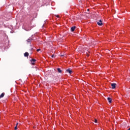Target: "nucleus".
<instances>
[{
  "mask_svg": "<svg viewBox=\"0 0 130 130\" xmlns=\"http://www.w3.org/2000/svg\"><path fill=\"white\" fill-rule=\"evenodd\" d=\"M98 25L99 26H102L103 25V23H102V20H100L99 21L97 22Z\"/></svg>",
  "mask_w": 130,
  "mask_h": 130,
  "instance_id": "obj_1",
  "label": "nucleus"
},
{
  "mask_svg": "<svg viewBox=\"0 0 130 130\" xmlns=\"http://www.w3.org/2000/svg\"><path fill=\"white\" fill-rule=\"evenodd\" d=\"M67 73H69V74L71 75V74H73V71L71 69H68L66 70Z\"/></svg>",
  "mask_w": 130,
  "mask_h": 130,
  "instance_id": "obj_2",
  "label": "nucleus"
},
{
  "mask_svg": "<svg viewBox=\"0 0 130 130\" xmlns=\"http://www.w3.org/2000/svg\"><path fill=\"white\" fill-rule=\"evenodd\" d=\"M112 86V89H115L116 87V84L115 83H112L111 84Z\"/></svg>",
  "mask_w": 130,
  "mask_h": 130,
  "instance_id": "obj_3",
  "label": "nucleus"
},
{
  "mask_svg": "<svg viewBox=\"0 0 130 130\" xmlns=\"http://www.w3.org/2000/svg\"><path fill=\"white\" fill-rule=\"evenodd\" d=\"M35 61H36V59H31V64L33 66H34V64H35V63H34V62H35Z\"/></svg>",
  "mask_w": 130,
  "mask_h": 130,
  "instance_id": "obj_4",
  "label": "nucleus"
},
{
  "mask_svg": "<svg viewBox=\"0 0 130 130\" xmlns=\"http://www.w3.org/2000/svg\"><path fill=\"white\" fill-rule=\"evenodd\" d=\"M32 40H33V39H32V38H29L27 40V43H31Z\"/></svg>",
  "mask_w": 130,
  "mask_h": 130,
  "instance_id": "obj_5",
  "label": "nucleus"
},
{
  "mask_svg": "<svg viewBox=\"0 0 130 130\" xmlns=\"http://www.w3.org/2000/svg\"><path fill=\"white\" fill-rule=\"evenodd\" d=\"M24 55L25 57H28V56H29V53H28L27 52H26L24 54Z\"/></svg>",
  "mask_w": 130,
  "mask_h": 130,
  "instance_id": "obj_6",
  "label": "nucleus"
},
{
  "mask_svg": "<svg viewBox=\"0 0 130 130\" xmlns=\"http://www.w3.org/2000/svg\"><path fill=\"white\" fill-rule=\"evenodd\" d=\"M76 29V26H73L71 27V30L72 32H74L75 31V29Z\"/></svg>",
  "mask_w": 130,
  "mask_h": 130,
  "instance_id": "obj_7",
  "label": "nucleus"
},
{
  "mask_svg": "<svg viewBox=\"0 0 130 130\" xmlns=\"http://www.w3.org/2000/svg\"><path fill=\"white\" fill-rule=\"evenodd\" d=\"M108 101L109 103H111L112 102V99L110 98H108Z\"/></svg>",
  "mask_w": 130,
  "mask_h": 130,
  "instance_id": "obj_8",
  "label": "nucleus"
},
{
  "mask_svg": "<svg viewBox=\"0 0 130 130\" xmlns=\"http://www.w3.org/2000/svg\"><path fill=\"white\" fill-rule=\"evenodd\" d=\"M57 70L58 73H59L60 74H61V73L62 72V71H61V70H60V68H57Z\"/></svg>",
  "mask_w": 130,
  "mask_h": 130,
  "instance_id": "obj_9",
  "label": "nucleus"
},
{
  "mask_svg": "<svg viewBox=\"0 0 130 130\" xmlns=\"http://www.w3.org/2000/svg\"><path fill=\"white\" fill-rule=\"evenodd\" d=\"M4 96H5V92L2 93L1 95H0V99L1 98H3V97H4Z\"/></svg>",
  "mask_w": 130,
  "mask_h": 130,
  "instance_id": "obj_10",
  "label": "nucleus"
},
{
  "mask_svg": "<svg viewBox=\"0 0 130 130\" xmlns=\"http://www.w3.org/2000/svg\"><path fill=\"white\" fill-rule=\"evenodd\" d=\"M18 123H16V126L15 127V128H14V129H15V130L18 129Z\"/></svg>",
  "mask_w": 130,
  "mask_h": 130,
  "instance_id": "obj_11",
  "label": "nucleus"
},
{
  "mask_svg": "<svg viewBox=\"0 0 130 130\" xmlns=\"http://www.w3.org/2000/svg\"><path fill=\"white\" fill-rule=\"evenodd\" d=\"M98 121L97 120V119H94V122L95 123H97V122H98Z\"/></svg>",
  "mask_w": 130,
  "mask_h": 130,
  "instance_id": "obj_12",
  "label": "nucleus"
},
{
  "mask_svg": "<svg viewBox=\"0 0 130 130\" xmlns=\"http://www.w3.org/2000/svg\"><path fill=\"white\" fill-rule=\"evenodd\" d=\"M40 50H41L40 49H38L37 50V51H38H38H40Z\"/></svg>",
  "mask_w": 130,
  "mask_h": 130,
  "instance_id": "obj_13",
  "label": "nucleus"
},
{
  "mask_svg": "<svg viewBox=\"0 0 130 130\" xmlns=\"http://www.w3.org/2000/svg\"><path fill=\"white\" fill-rule=\"evenodd\" d=\"M51 57H52V58L55 57L54 55H52L51 56Z\"/></svg>",
  "mask_w": 130,
  "mask_h": 130,
  "instance_id": "obj_14",
  "label": "nucleus"
},
{
  "mask_svg": "<svg viewBox=\"0 0 130 130\" xmlns=\"http://www.w3.org/2000/svg\"><path fill=\"white\" fill-rule=\"evenodd\" d=\"M56 17H57V18H59V16L58 15H56Z\"/></svg>",
  "mask_w": 130,
  "mask_h": 130,
  "instance_id": "obj_15",
  "label": "nucleus"
}]
</instances>
